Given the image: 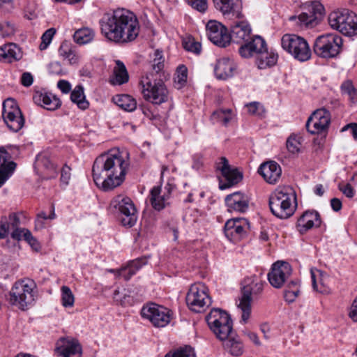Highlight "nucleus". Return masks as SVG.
Segmentation results:
<instances>
[{
	"label": "nucleus",
	"mask_w": 357,
	"mask_h": 357,
	"mask_svg": "<svg viewBox=\"0 0 357 357\" xmlns=\"http://www.w3.org/2000/svg\"><path fill=\"white\" fill-rule=\"evenodd\" d=\"M130 165L129 153L112 149L99 155L93 167V178L96 186L107 192L120 186L126 178Z\"/></svg>",
	"instance_id": "nucleus-1"
},
{
	"label": "nucleus",
	"mask_w": 357,
	"mask_h": 357,
	"mask_svg": "<svg viewBox=\"0 0 357 357\" xmlns=\"http://www.w3.org/2000/svg\"><path fill=\"white\" fill-rule=\"evenodd\" d=\"M99 23L102 34L115 43L132 42L139 33L140 25L136 15L125 8L105 14Z\"/></svg>",
	"instance_id": "nucleus-2"
},
{
	"label": "nucleus",
	"mask_w": 357,
	"mask_h": 357,
	"mask_svg": "<svg viewBox=\"0 0 357 357\" xmlns=\"http://www.w3.org/2000/svg\"><path fill=\"white\" fill-rule=\"evenodd\" d=\"M296 205L294 190L290 186L277 188L269 197V206L272 213L280 219L291 216Z\"/></svg>",
	"instance_id": "nucleus-3"
},
{
	"label": "nucleus",
	"mask_w": 357,
	"mask_h": 357,
	"mask_svg": "<svg viewBox=\"0 0 357 357\" xmlns=\"http://www.w3.org/2000/svg\"><path fill=\"white\" fill-rule=\"evenodd\" d=\"M238 53L241 57L245 59L257 54V64L260 69L274 66L278 58L277 54L268 52L266 41L259 36H256L250 43L240 47Z\"/></svg>",
	"instance_id": "nucleus-4"
},
{
	"label": "nucleus",
	"mask_w": 357,
	"mask_h": 357,
	"mask_svg": "<svg viewBox=\"0 0 357 357\" xmlns=\"http://www.w3.org/2000/svg\"><path fill=\"white\" fill-rule=\"evenodd\" d=\"M139 86L144 98L152 104L161 105L168 100V89L160 77H154L153 73L142 76Z\"/></svg>",
	"instance_id": "nucleus-5"
},
{
	"label": "nucleus",
	"mask_w": 357,
	"mask_h": 357,
	"mask_svg": "<svg viewBox=\"0 0 357 357\" xmlns=\"http://www.w3.org/2000/svg\"><path fill=\"white\" fill-rule=\"evenodd\" d=\"M241 297L238 307L242 312L241 321H248L251 313V301L258 298L263 291V283L256 276L246 278L243 281Z\"/></svg>",
	"instance_id": "nucleus-6"
},
{
	"label": "nucleus",
	"mask_w": 357,
	"mask_h": 357,
	"mask_svg": "<svg viewBox=\"0 0 357 357\" xmlns=\"http://www.w3.org/2000/svg\"><path fill=\"white\" fill-rule=\"evenodd\" d=\"M109 211L121 215V222L125 227H132L137 222L136 208L132 199L123 195L115 196L110 202Z\"/></svg>",
	"instance_id": "nucleus-7"
},
{
	"label": "nucleus",
	"mask_w": 357,
	"mask_h": 357,
	"mask_svg": "<svg viewBox=\"0 0 357 357\" xmlns=\"http://www.w3.org/2000/svg\"><path fill=\"white\" fill-rule=\"evenodd\" d=\"M206 320L210 329L220 340H224L232 334L233 322L226 311L214 308L206 316Z\"/></svg>",
	"instance_id": "nucleus-8"
},
{
	"label": "nucleus",
	"mask_w": 357,
	"mask_h": 357,
	"mask_svg": "<svg viewBox=\"0 0 357 357\" xmlns=\"http://www.w3.org/2000/svg\"><path fill=\"white\" fill-rule=\"evenodd\" d=\"M342 43V37L336 33L323 34L316 38L313 50L319 57L334 58L340 54Z\"/></svg>",
	"instance_id": "nucleus-9"
},
{
	"label": "nucleus",
	"mask_w": 357,
	"mask_h": 357,
	"mask_svg": "<svg viewBox=\"0 0 357 357\" xmlns=\"http://www.w3.org/2000/svg\"><path fill=\"white\" fill-rule=\"evenodd\" d=\"M282 47L293 57L301 62L309 60L311 50L307 40L296 34H284L281 39Z\"/></svg>",
	"instance_id": "nucleus-10"
},
{
	"label": "nucleus",
	"mask_w": 357,
	"mask_h": 357,
	"mask_svg": "<svg viewBox=\"0 0 357 357\" xmlns=\"http://www.w3.org/2000/svg\"><path fill=\"white\" fill-rule=\"evenodd\" d=\"M189 308L196 312H201L206 307L211 305V298L208 294V288L202 282L191 285L186 298Z\"/></svg>",
	"instance_id": "nucleus-11"
},
{
	"label": "nucleus",
	"mask_w": 357,
	"mask_h": 357,
	"mask_svg": "<svg viewBox=\"0 0 357 357\" xmlns=\"http://www.w3.org/2000/svg\"><path fill=\"white\" fill-rule=\"evenodd\" d=\"M33 287L32 282H16L9 293V303L24 310L33 301Z\"/></svg>",
	"instance_id": "nucleus-12"
},
{
	"label": "nucleus",
	"mask_w": 357,
	"mask_h": 357,
	"mask_svg": "<svg viewBox=\"0 0 357 357\" xmlns=\"http://www.w3.org/2000/svg\"><path fill=\"white\" fill-rule=\"evenodd\" d=\"M2 116L7 127L13 132H18L24 124L22 112L13 98H8L3 102Z\"/></svg>",
	"instance_id": "nucleus-13"
},
{
	"label": "nucleus",
	"mask_w": 357,
	"mask_h": 357,
	"mask_svg": "<svg viewBox=\"0 0 357 357\" xmlns=\"http://www.w3.org/2000/svg\"><path fill=\"white\" fill-rule=\"evenodd\" d=\"M141 315L143 318L149 320L155 327H165L170 322L169 310L153 303L142 308Z\"/></svg>",
	"instance_id": "nucleus-14"
},
{
	"label": "nucleus",
	"mask_w": 357,
	"mask_h": 357,
	"mask_svg": "<svg viewBox=\"0 0 357 357\" xmlns=\"http://www.w3.org/2000/svg\"><path fill=\"white\" fill-rule=\"evenodd\" d=\"M217 169L221 172L223 177L219 182L220 190L229 188L242 180V174L236 168H231L225 157L220 158V162L217 163Z\"/></svg>",
	"instance_id": "nucleus-15"
},
{
	"label": "nucleus",
	"mask_w": 357,
	"mask_h": 357,
	"mask_svg": "<svg viewBox=\"0 0 357 357\" xmlns=\"http://www.w3.org/2000/svg\"><path fill=\"white\" fill-rule=\"evenodd\" d=\"M291 274L292 268L288 262L278 261L272 265L268 280L273 287L280 289L289 280Z\"/></svg>",
	"instance_id": "nucleus-16"
},
{
	"label": "nucleus",
	"mask_w": 357,
	"mask_h": 357,
	"mask_svg": "<svg viewBox=\"0 0 357 357\" xmlns=\"http://www.w3.org/2000/svg\"><path fill=\"white\" fill-rule=\"evenodd\" d=\"M331 123V113L325 108L318 109L308 118L307 130L311 134H319L328 130Z\"/></svg>",
	"instance_id": "nucleus-17"
},
{
	"label": "nucleus",
	"mask_w": 357,
	"mask_h": 357,
	"mask_svg": "<svg viewBox=\"0 0 357 357\" xmlns=\"http://www.w3.org/2000/svg\"><path fill=\"white\" fill-rule=\"evenodd\" d=\"M208 39L215 45L225 47L230 43L229 33L225 26L215 20H210L206 26Z\"/></svg>",
	"instance_id": "nucleus-18"
},
{
	"label": "nucleus",
	"mask_w": 357,
	"mask_h": 357,
	"mask_svg": "<svg viewBox=\"0 0 357 357\" xmlns=\"http://www.w3.org/2000/svg\"><path fill=\"white\" fill-rule=\"evenodd\" d=\"M250 229V224L245 218H232L227 220L224 227L225 236L230 241L241 239Z\"/></svg>",
	"instance_id": "nucleus-19"
},
{
	"label": "nucleus",
	"mask_w": 357,
	"mask_h": 357,
	"mask_svg": "<svg viewBox=\"0 0 357 357\" xmlns=\"http://www.w3.org/2000/svg\"><path fill=\"white\" fill-rule=\"evenodd\" d=\"M251 27L250 24L245 21L236 22L231 26V33L229 34L230 42L241 44L243 46L250 43L256 36H251Z\"/></svg>",
	"instance_id": "nucleus-20"
},
{
	"label": "nucleus",
	"mask_w": 357,
	"mask_h": 357,
	"mask_svg": "<svg viewBox=\"0 0 357 357\" xmlns=\"http://www.w3.org/2000/svg\"><path fill=\"white\" fill-rule=\"evenodd\" d=\"M174 185L167 183L164 190L160 186H154L150 192V202L153 208L156 211H161L169 204V199Z\"/></svg>",
	"instance_id": "nucleus-21"
},
{
	"label": "nucleus",
	"mask_w": 357,
	"mask_h": 357,
	"mask_svg": "<svg viewBox=\"0 0 357 357\" xmlns=\"http://www.w3.org/2000/svg\"><path fill=\"white\" fill-rule=\"evenodd\" d=\"M55 351L63 357H81L82 346L76 339L61 337L56 343Z\"/></svg>",
	"instance_id": "nucleus-22"
},
{
	"label": "nucleus",
	"mask_w": 357,
	"mask_h": 357,
	"mask_svg": "<svg viewBox=\"0 0 357 357\" xmlns=\"http://www.w3.org/2000/svg\"><path fill=\"white\" fill-rule=\"evenodd\" d=\"M324 12L323 5L318 2H313L308 8L307 11L301 13L298 19L301 25L313 27L321 20Z\"/></svg>",
	"instance_id": "nucleus-23"
},
{
	"label": "nucleus",
	"mask_w": 357,
	"mask_h": 357,
	"mask_svg": "<svg viewBox=\"0 0 357 357\" xmlns=\"http://www.w3.org/2000/svg\"><path fill=\"white\" fill-rule=\"evenodd\" d=\"M225 200L229 212L245 213L249 208V198L241 192L228 195Z\"/></svg>",
	"instance_id": "nucleus-24"
},
{
	"label": "nucleus",
	"mask_w": 357,
	"mask_h": 357,
	"mask_svg": "<svg viewBox=\"0 0 357 357\" xmlns=\"http://www.w3.org/2000/svg\"><path fill=\"white\" fill-rule=\"evenodd\" d=\"M321 223L320 215L317 211H307L298 219L296 229L303 234L314 227H319Z\"/></svg>",
	"instance_id": "nucleus-25"
},
{
	"label": "nucleus",
	"mask_w": 357,
	"mask_h": 357,
	"mask_svg": "<svg viewBox=\"0 0 357 357\" xmlns=\"http://www.w3.org/2000/svg\"><path fill=\"white\" fill-rule=\"evenodd\" d=\"M23 212L10 213L8 217H2V222L4 223L8 231L10 232V237L15 241H21L20 227L22 219L24 218Z\"/></svg>",
	"instance_id": "nucleus-26"
},
{
	"label": "nucleus",
	"mask_w": 357,
	"mask_h": 357,
	"mask_svg": "<svg viewBox=\"0 0 357 357\" xmlns=\"http://www.w3.org/2000/svg\"><path fill=\"white\" fill-rule=\"evenodd\" d=\"M33 102L47 110L54 111L61 105V101L56 96L45 91H37L33 96Z\"/></svg>",
	"instance_id": "nucleus-27"
},
{
	"label": "nucleus",
	"mask_w": 357,
	"mask_h": 357,
	"mask_svg": "<svg viewBox=\"0 0 357 357\" xmlns=\"http://www.w3.org/2000/svg\"><path fill=\"white\" fill-rule=\"evenodd\" d=\"M258 172L267 183L275 184L281 176L282 169L276 162L269 161L261 164Z\"/></svg>",
	"instance_id": "nucleus-28"
},
{
	"label": "nucleus",
	"mask_w": 357,
	"mask_h": 357,
	"mask_svg": "<svg viewBox=\"0 0 357 357\" xmlns=\"http://www.w3.org/2000/svg\"><path fill=\"white\" fill-rule=\"evenodd\" d=\"M215 8L224 15L233 14L241 19L243 15L240 11L241 0H213Z\"/></svg>",
	"instance_id": "nucleus-29"
},
{
	"label": "nucleus",
	"mask_w": 357,
	"mask_h": 357,
	"mask_svg": "<svg viewBox=\"0 0 357 357\" xmlns=\"http://www.w3.org/2000/svg\"><path fill=\"white\" fill-rule=\"evenodd\" d=\"M9 153L3 149H0V188L11 176L16 167V163L13 161H8Z\"/></svg>",
	"instance_id": "nucleus-30"
},
{
	"label": "nucleus",
	"mask_w": 357,
	"mask_h": 357,
	"mask_svg": "<svg viewBox=\"0 0 357 357\" xmlns=\"http://www.w3.org/2000/svg\"><path fill=\"white\" fill-rule=\"evenodd\" d=\"M235 64L228 58L220 59L215 66L214 72L219 79H226L234 75Z\"/></svg>",
	"instance_id": "nucleus-31"
},
{
	"label": "nucleus",
	"mask_w": 357,
	"mask_h": 357,
	"mask_svg": "<svg viewBox=\"0 0 357 357\" xmlns=\"http://www.w3.org/2000/svg\"><path fill=\"white\" fill-rule=\"evenodd\" d=\"M59 54L63 60L68 61V63L73 65L79 62V56L77 48L70 42L64 40L59 48Z\"/></svg>",
	"instance_id": "nucleus-32"
},
{
	"label": "nucleus",
	"mask_w": 357,
	"mask_h": 357,
	"mask_svg": "<svg viewBox=\"0 0 357 357\" xmlns=\"http://www.w3.org/2000/svg\"><path fill=\"white\" fill-rule=\"evenodd\" d=\"M233 333L222 340L224 349L234 356H239L243 353V344L238 336L233 337Z\"/></svg>",
	"instance_id": "nucleus-33"
},
{
	"label": "nucleus",
	"mask_w": 357,
	"mask_h": 357,
	"mask_svg": "<svg viewBox=\"0 0 357 357\" xmlns=\"http://www.w3.org/2000/svg\"><path fill=\"white\" fill-rule=\"evenodd\" d=\"M114 77L111 78L109 82L113 85H121L128 82L129 75L124 63L117 60L116 66L113 70Z\"/></svg>",
	"instance_id": "nucleus-34"
},
{
	"label": "nucleus",
	"mask_w": 357,
	"mask_h": 357,
	"mask_svg": "<svg viewBox=\"0 0 357 357\" xmlns=\"http://www.w3.org/2000/svg\"><path fill=\"white\" fill-rule=\"evenodd\" d=\"M340 33L347 36L357 35V15L348 10Z\"/></svg>",
	"instance_id": "nucleus-35"
},
{
	"label": "nucleus",
	"mask_w": 357,
	"mask_h": 357,
	"mask_svg": "<svg viewBox=\"0 0 357 357\" xmlns=\"http://www.w3.org/2000/svg\"><path fill=\"white\" fill-rule=\"evenodd\" d=\"M20 57V50L15 44L9 43L0 47V61L12 63Z\"/></svg>",
	"instance_id": "nucleus-36"
},
{
	"label": "nucleus",
	"mask_w": 357,
	"mask_h": 357,
	"mask_svg": "<svg viewBox=\"0 0 357 357\" xmlns=\"http://www.w3.org/2000/svg\"><path fill=\"white\" fill-rule=\"evenodd\" d=\"M284 298L286 302H294L300 294V282L298 280H288L284 284Z\"/></svg>",
	"instance_id": "nucleus-37"
},
{
	"label": "nucleus",
	"mask_w": 357,
	"mask_h": 357,
	"mask_svg": "<svg viewBox=\"0 0 357 357\" xmlns=\"http://www.w3.org/2000/svg\"><path fill=\"white\" fill-rule=\"evenodd\" d=\"M164 61L162 52L159 50H155L153 59L149 62V70L146 73H153L154 77H161L164 68Z\"/></svg>",
	"instance_id": "nucleus-38"
},
{
	"label": "nucleus",
	"mask_w": 357,
	"mask_h": 357,
	"mask_svg": "<svg viewBox=\"0 0 357 357\" xmlns=\"http://www.w3.org/2000/svg\"><path fill=\"white\" fill-rule=\"evenodd\" d=\"M347 13H348L347 9L337 10L331 12L328 17V21L330 26L333 29L340 32L343 22L345 20Z\"/></svg>",
	"instance_id": "nucleus-39"
},
{
	"label": "nucleus",
	"mask_w": 357,
	"mask_h": 357,
	"mask_svg": "<svg viewBox=\"0 0 357 357\" xmlns=\"http://www.w3.org/2000/svg\"><path fill=\"white\" fill-rule=\"evenodd\" d=\"M70 100L81 109L84 110L89 107V103L86 99L84 88L81 85L76 86L72 91Z\"/></svg>",
	"instance_id": "nucleus-40"
},
{
	"label": "nucleus",
	"mask_w": 357,
	"mask_h": 357,
	"mask_svg": "<svg viewBox=\"0 0 357 357\" xmlns=\"http://www.w3.org/2000/svg\"><path fill=\"white\" fill-rule=\"evenodd\" d=\"M114 100L119 107L128 112L134 111L137 107L136 100L128 94L118 95Z\"/></svg>",
	"instance_id": "nucleus-41"
},
{
	"label": "nucleus",
	"mask_w": 357,
	"mask_h": 357,
	"mask_svg": "<svg viewBox=\"0 0 357 357\" xmlns=\"http://www.w3.org/2000/svg\"><path fill=\"white\" fill-rule=\"evenodd\" d=\"M233 117L232 110L230 109H218L214 111L211 116V120L213 123H220L227 126Z\"/></svg>",
	"instance_id": "nucleus-42"
},
{
	"label": "nucleus",
	"mask_w": 357,
	"mask_h": 357,
	"mask_svg": "<svg viewBox=\"0 0 357 357\" xmlns=\"http://www.w3.org/2000/svg\"><path fill=\"white\" fill-rule=\"evenodd\" d=\"M35 168L38 172H42L43 170L54 172V165L46 153H39L36 159Z\"/></svg>",
	"instance_id": "nucleus-43"
},
{
	"label": "nucleus",
	"mask_w": 357,
	"mask_h": 357,
	"mask_svg": "<svg viewBox=\"0 0 357 357\" xmlns=\"http://www.w3.org/2000/svg\"><path fill=\"white\" fill-rule=\"evenodd\" d=\"M94 31L89 28H82L77 30L74 35V41L79 45L90 43L94 38Z\"/></svg>",
	"instance_id": "nucleus-44"
},
{
	"label": "nucleus",
	"mask_w": 357,
	"mask_h": 357,
	"mask_svg": "<svg viewBox=\"0 0 357 357\" xmlns=\"http://www.w3.org/2000/svg\"><path fill=\"white\" fill-rule=\"evenodd\" d=\"M183 48L188 51L199 55L202 51V45L200 43L195 40L192 37H188L183 41Z\"/></svg>",
	"instance_id": "nucleus-45"
},
{
	"label": "nucleus",
	"mask_w": 357,
	"mask_h": 357,
	"mask_svg": "<svg viewBox=\"0 0 357 357\" xmlns=\"http://www.w3.org/2000/svg\"><path fill=\"white\" fill-rule=\"evenodd\" d=\"M61 303L63 307H69L74 305L75 297L70 289L67 286H63L61 288Z\"/></svg>",
	"instance_id": "nucleus-46"
},
{
	"label": "nucleus",
	"mask_w": 357,
	"mask_h": 357,
	"mask_svg": "<svg viewBox=\"0 0 357 357\" xmlns=\"http://www.w3.org/2000/svg\"><path fill=\"white\" fill-rule=\"evenodd\" d=\"M342 92L349 96V100L355 103L357 102V89L351 81H346L341 86Z\"/></svg>",
	"instance_id": "nucleus-47"
},
{
	"label": "nucleus",
	"mask_w": 357,
	"mask_h": 357,
	"mask_svg": "<svg viewBox=\"0 0 357 357\" xmlns=\"http://www.w3.org/2000/svg\"><path fill=\"white\" fill-rule=\"evenodd\" d=\"M165 357H196L193 349L190 346L177 349L174 353H168Z\"/></svg>",
	"instance_id": "nucleus-48"
},
{
	"label": "nucleus",
	"mask_w": 357,
	"mask_h": 357,
	"mask_svg": "<svg viewBox=\"0 0 357 357\" xmlns=\"http://www.w3.org/2000/svg\"><path fill=\"white\" fill-rule=\"evenodd\" d=\"M111 273H114L116 278H123L125 280H129L132 275L135 274L134 271L128 266H123L120 269H110L109 271Z\"/></svg>",
	"instance_id": "nucleus-49"
},
{
	"label": "nucleus",
	"mask_w": 357,
	"mask_h": 357,
	"mask_svg": "<svg viewBox=\"0 0 357 357\" xmlns=\"http://www.w3.org/2000/svg\"><path fill=\"white\" fill-rule=\"evenodd\" d=\"M287 149L292 154L298 153L301 149L299 137L296 135H291L287 140Z\"/></svg>",
	"instance_id": "nucleus-50"
},
{
	"label": "nucleus",
	"mask_w": 357,
	"mask_h": 357,
	"mask_svg": "<svg viewBox=\"0 0 357 357\" xmlns=\"http://www.w3.org/2000/svg\"><path fill=\"white\" fill-rule=\"evenodd\" d=\"M56 33V30L54 28H50L45 31L41 37L42 42L40 45V50H45L47 46L50 44L53 36Z\"/></svg>",
	"instance_id": "nucleus-51"
},
{
	"label": "nucleus",
	"mask_w": 357,
	"mask_h": 357,
	"mask_svg": "<svg viewBox=\"0 0 357 357\" xmlns=\"http://www.w3.org/2000/svg\"><path fill=\"white\" fill-rule=\"evenodd\" d=\"M248 111L250 114L261 116L265 113V109L262 105L258 102H252L246 105Z\"/></svg>",
	"instance_id": "nucleus-52"
},
{
	"label": "nucleus",
	"mask_w": 357,
	"mask_h": 357,
	"mask_svg": "<svg viewBox=\"0 0 357 357\" xmlns=\"http://www.w3.org/2000/svg\"><path fill=\"white\" fill-rule=\"evenodd\" d=\"M192 8L204 13L208 8L207 0H185Z\"/></svg>",
	"instance_id": "nucleus-53"
},
{
	"label": "nucleus",
	"mask_w": 357,
	"mask_h": 357,
	"mask_svg": "<svg viewBox=\"0 0 357 357\" xmlns=\"http://www.w3.org/2000/svg\"><path fill=\"white\" fill-rule=\"evenodd\" d=\"M15 33L13 24L9 22H3L0 23V36L6 37L13 35Z\"/></svg>",
	"instance_id": "nucleus-54"
},
{
	"label": "nucleus",
	"mask_w": 357,
	"mask_h": 357,
	"mask_svg": "<svg viewBox=\"0 0 357 357\" xmlns=\"http://www.w3.org/2000/svg\"><path fill=\"white\" fill-rule=\"evenodd\" d=\"M177 82L183 85L187 81L188 69L184 65L179 66L177 68Z\"/></svg>",
	"instance_id": "nucleus-55"
},
{
	"label": "nucleus",
	"mask_w": 357,
	"mask_h": 357,
	"mask_svg": "<svg viewBox=\"0 0 357 357\" xmlns=\"http://www.w3.org/2000/svg\"><path fill=\"white\" fill-rule=\"evenodd\" d=\"M147 263V260L145 258H138L135 260L130 261L127 266L134 271L136 273L144 265Z\"/></svg>",
	"instance_id": "nucleus-56"
},
{
	"label": "nucleus",
	"mask_w": 357,
	"mask_h": 357,
	"mask_svg": "<svg viewBox=\"0 0 357 357\" xmlns=\"http://www.w3.org/2000/svg\"><path fill=\"white\" fill-rule=\"evenodd\" d=\"M340 190L347 197L352 198L354 196V190L350 183L339 185Z\"/></svg>",
	"instance_id": "nucleus-57"
},
{
	"label": "nucleus",
	"mask_w": 357,
	"mask_h": 357,
	"mask_svg": "<svg viewBox=\"0 0 357 357\" xmlns=\"http://www.w3.org/2000/svg\"><path fill=\"white\" fill-rule=\"evenodd\" d=\"M70 167L65 165L61 169V181L65 184H68L70 178Z\"/></svg>",
	"instance_id": "nucleus-58"
},
{
	"label": "nucleus",
	"mask_w": 357,
	"mask_h": 357,
	"mask_svg": "<svg viewBox=\"0 0 357 357\" xmlns=\"http://www.w3.org/2000/svg\"><path fill=\"white\" fill-rule=\"evenodd\" d=\"M33 82V77L30 73H24L21 77V83L24 86H30Z\"/></svg>",
	"instance_id": "nucleus-59"
},
{
	"label": "nucleus",
	"mask_w": 357,
	"mask_h": 357,
	"mask_svg": "<svg viewBox=\"0 0 357 357\" xmlns=\"http://www.w3.org/2000/svg\"><path fill=\"white\" fill-rule=\"evenodd\" d=\"M349 129H351L352 136L354 139V140H357V123H350L344 126L341 132H344Z\"/></svg>",
	"instance_id": "nucleus-60"
},
{
	"label": "nucleus",
	"mask_w": 357,
	"mask_h": 357,
	"mask_svg": "<svg viewBox=\"0 0 357 357\" xmlns=\"http://www.w3.org/2000/svg\"><path fill=\"white\" fill-rule=\"evenodd\" d=\"M58 88L64 93H68L70 89V84L66 80H59L57 83Z\"/></svg>",
	"instance_id": "nucleus-61"
},
{
	"label": "nucleus",
	"mask_w": 357,
	"mask_h": 357,
	"mask_svg": "<svg viewBox=\"0 0 357 357\" xmlns=\"http://www.w3.org/2000/svg\"><path fill=\"white\" fill-rule=\"evenodd\" d=\"M243 333L247 335L255 345H261V342L257 333L248 331H243Z\"/></svg>",
	"instance_id": "nucleus-62"
},
{
	"label": "nucleus",
	"mask_w": 357,
	"mask_h": 357,
	"mask_svg": "<svg viewBox=\"0 0 357 357\" xmlns=\"http://www.w3.org/2000/svg\"><path fill=\"white\" fill-rule=\"evenodd\" d=\"M21 240L24 238L27 243L31 241L33 238L31 231L27 229L22 228L20 231Z\"/></svg>",
	"instance_id": "nucleus-63"
},
{
	"label": "nucleus",
	"mask_w": 357,
	"mask_h": 357,
	"mask_svg": "<svg viewBox=\"0 0 357 357\" xmlns=\"http://www.w3.org/2000/svg\"><path fill=\"white\" fill-rule=\"evenodd\" d=\"M331 206L334 211H339L342 208V202L337 198H333L331 200Z\"/></svg>",
	"instance_id": "nucleus-64"
}]
</instances>
